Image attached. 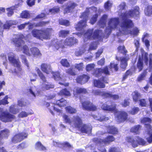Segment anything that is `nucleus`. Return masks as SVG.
I'll return each mask as SVG.
<instances>
[{"label": "nucleus", "mask_w": 152, "mask_h": 152, "mask_svg": "<svg viewBox=\"0 0 152 152\" xmlns=\"http://www.w3.org/2000/svg\"><path fill=\"white\" fill-rule=\"evenodd\" d=\"M91 9L94 12H96L97 11V7L92 6L89 8H87V10L84 12H82L80 18L83 19L79 21L77 23L75 24V28L77 31H81L85 27L87 26V22L88 20V16L89 13V9Z\"/></svg>", "instance_id": "f257e3e1"}, {"label": "nucleus", "mask_w": 152, "mask_h": 152, "mask_svg": "<svg viewBox=\"0 0 152 152\" xmlns=\"http://www.w3.org/2000/svg\"><path fill=\"white\" fill-rule=\"evenodd\" d=\"M78 43V40L73 37L66 38L63 41V40L57 41L53 45L55 48L57 50L59 49H63L65 47L64 46L71 47L76 45Z\"/></svg>", "instance_id": "f03ea898"}, {"label": "nucleus", "mask_w": 152, "mask_h": 152, "mask_svg": "<svg viewBox=\"0 0 152 152\" xmlns=\"http://www.w3.org/2000/svg\"><path fill=\"white\" fill-rule=\"evenodd\" d=\"M73 121L74 127L79 129L82 133H88L91 132V127L88 125L82 124V120L79 116H74Z\"/></svg>", "instance_id": "7ed1b4c3"}, {"label": "nucleus", "mask_w": 152, "mask_h": 152, "mask_svg": "<svg viewBox=\"0 0 152 152\" xmlns=\"http://www.w3.org/2000/svg\"><path fill=\"white\" fill-rule=\"evenodd\" d=\"M67 103L66 100L64 98H62L56 100L55 103H51V104H50L49 103L46 102L45 105L46 107H48V109L51 114L54 115V113L53 111V110L58 113L61 112V110L55 107V106L56 105L59 107H63L66 106Z\"/></svg>", "instance_id": "20e7f679"}, {"label": "nucleus", "mask_w": 152, "mask_h": 152, "mask_svg": "<svg viewBox=\"0 0 152 152\" xmlns=\"http://www.w3.org/2000/svg\"><path fill=\"white\" fill-rule=\"evenodd\" d=\"M125 141L126 143L131 145L133 148L137 147L139 144L144 145L146 142L142 138L139 136H128L126 137Z\"/></svg>", "instance_id": "39448f33"}, {"label": "nucleus", "mask_w": 152, "mask_h": 152, "mask_svg": "<svg viewBox=\"0 0 152 152\" xmlns=\"http://www.w3.org/2000/svg\"><path fill=\"white\" fill-rule=\"evenodd\" d=\"M140 12L138 6H135L133 9L126 11L122 14V18L124 19L134 18L137 19L140 17Z\"/></svg>", "instance_id": "423d86ee"}, {"label": "nucleus", "mask_w": 152, "mask_h": 152, "mask_svg": "<svg viewBox=\"0 0 152 152\" xmlns=\"http://www.w3.org/2000/svg\"><path fill=\"white\" fill-rule=\"evenodd\" d=\"M148 53L144 51L142 52L141 56H139L136 64V68L138 69L139 72L141 71L143 69L144 66L143 60H144L145 64L146 65H148Z\"/></svg>", "instance_id": "0eeeda50"}, {"label": "nucleus", "mask_w": 152, "mask_h": 152, "mask_svg": "<svg viewBox=\"0 0 152 152\" xmlns=\"http://www.w3.org/2000/svg\"><path fill=\"white\" fill-rule=\"evenodd\" d=\"M115 140V138L113 136L110 135H108L104 139L96 137L92 139L93 142L96 144H104L105 145H109Z\"/></svg>", "instance_id": "6e6552de"}, {"label": "nucleus", "mask_w": 152, "mask_h": 152, "mask_svg": "<svg viewBox=\"0 0 152 152\" xmlns=\"http://www.w3.org/2000/svg\"><path fill=\"white\" fill-rule=\"evenodd\" d=\"M93 29H88L85 34V36L88 39L100 40L101 39L102 37L99 35V30H96L94 31Z\"/></svg>", "instance_id": "1a4fd4ad"}, {"label": "nucleus", "mask_w": 152, "mask_h": 152, "mask_svg": "<svg viewBox=\"0 0 152 152\" xmlns=\"http://www.w3.org/2000/svg\"><path fill=\"white\" fill-rule=\"evenodd\" d=\"M119 23V20L118 18H110L108 22V26L106 28L105 32L108 34H110L112 31L116 28Z\"/></svg>", "instance_id": "9d476101"}, {"label": "nucleus", "mask_w": 152, "mask_h": 152, "mask_svg": "<svg viewBox=\"0 0 152 152\" xmlns=\"http://www.w3.org/2000/svg\"><path fill=\"white\" fill-rule=\"evenodd\" d=\"M2 109L0 108V120L6 123L11 122L12 120L15 118V116L8 112L3 111L2 112Z\"/></svg>", "instance_id": "9b49d317"}, {"label": "nucleus", "mask_w": 152, "mask_h": 152, "mask_svg": "<svg viewBox=\"0 0 152 152\" xmlns=\"http://www.w3.org/2000/svg\"><path fill=\"white\" fill-rule=\"evenodd\" d=\"M8 59L10 62L12 64L13 66L16 67L18 72L22 71V68L20 65V62L18 59H16L15 55L12 52L9 53Z\"/></svg>", "instance_id": "f8f14e48"}, {"label": "nucleus", "mask_w": 152, "mask_h": 152, "mask_svg": "<svg viewBox=\"0 0 152 152\" xmlns=\"http://www.w3.org/2000/svg\"><path fill=\"white\" fill-rule=\"evenodd\" d=\"M28 136V133L24 132L16 133L12 137L11 142L14 144L20 142L27 138Z\"/></svg>", "instance_id": "ddd939ff"}, {"label": "nucleus", "mask_w": 152, "mask_h": 152, "mask_svg": "<svg viewBox=\"0 0 152 152\" xmlns=\"http://www.w3.org/2000/svg\"><path fill=\"white\" fill-rule=\"evenodd\" d=\"M108 78L105 76H102L100 80L94 79L93 80L94 86L98 88H104L105 87V83H108Z\"/></svg>", "instance_id": "4468645a"}, {"label": "nucleus", "mask_w": 152, "mask_h": 152, "mask_svg": "<svg viewBox=\"0 0 152 152\" xmlns=\"http://www.w3.org/2000/svg\"><path fill=\"white\" fill-rule=\"evenodd\" d=\"M117 121L118 122L123 123L128 120V114L124 110L117 111L116 112Z\"/></svg>", "instance_id": "2eb2a0df"}, {"label": "nucleus", "mask_w": 152, "mask_h": 152, "mask_svg": "<svg viewBox=\"0 0 152 152\" xmlns=\"http://www.w3.org/2000/svg\"><path fill=\"white\" fill-rule=\"evenodd\" d=\"M83 109L88 111H95L97 110L96 106L89 101H85L82 102Z\"/></svg>", "instance_id": "dca6fc26"}, {"label": "nucleus", "mask_w": 152, "mask_h": 152, "mask_svg": "<svg viewBox=\"0 0 152 152\" xmlns=\"http://www.w3.org/2000/svg\"><path fill=\"white\" fill-rule=\"evenodd\" d=\"M25 37L23 34H20L18 36L17 38H13L12 39V42L15 46L17 48H19L21 46L22 44L25 43L23 39Z\"/></svg>", "instance_id": "f3484780"}, {"label": "nucleus", "mask_w": 152, "mask_h": 152, "mask_svg": "<svg viewBox=\"0 0 152 152\" xmlns=\"http://www.w3.org/2000/svg\"><path fill=\"white\" fill-rule=\"evenodd\" d=\"M134 24L132 20L129 19H126L121 23V26L124 31H127L129 29L133 27Z\"/></svg>", "instance_id": "a211bd4d"}, {"label": "nucleus", "mask_w": 152, "mask_h": 152, "mask_svg": "<svg viewBox=\"0 0 152 152\" xmlns=\"http://www.w3.org/2000/svg\"><path fill=\"white\" fill-rule=\"evenodd\" d=\"M140 122L145 124L147 130H148V134H150L151 131H152V127L150 125V124L152 122L151 119L148 117H143L141 119Z\"/></svg>", "instance_id": "6ab92c4d"}, {"label": "nucleus", "mask_w": 152, "mask_h": 152, "mask_svg": "<svg viewBox=\"0 0 152 152\" xmlns=\"http://www.w3.org/2000/svg\"><path fill=\"white\" fill-rule=\"evenodd\" d=\"M54 31L52 28H46L45 29L42 30V39L48 40L50 38L52 34L53 33Z\"/></svg>", "instance_id": "aec40b11"}, {"label": "nucleus", "mask_w": 152, "mask_h": 152, "mask_svg": "<svg viewBox=\"0 0 152 152\" xmlns=\"http://www.w3.org/2000/svg\"><path fill=\"white\" fill-rule=\"evenodd\" d=\"M87 93V91L86 88L78 87L75 88L73 91V95L76 97L81 94H85Z\"/></svg>", "instance_id": "412c9836"}, {"label": "nucleus", "mask_w": 152, "mask_h": 152, "mask_svg": "<svg viewBox=\"0 0 152 152\" xmlns=\"http://www.w3.org/2000/svg\"><path fill=\"white\" fill-rule=\"evenodd\" d=\"M89 77L85 74L78 76L76 79V82L81 85L85 83L88 80Z\"/></svg>", "instance_id": "4be33fe9"}, {"label": "nucleus", "mask_w": 152, "mask_h": 152, "mask_svg": "<svg viewBox=\"0 0 152 152\" xmlns=\"http://www.w3.org/2000/svg\"><path fill=\"white\" fill-rule=\"evenodd\" d=\"M129 59V58L128 55L120 58L121 62L120 67L123 71H124L126 69L128 65L127 62Z\"/></svg>", "instance_id": "5701e85b"}, {"label": "nucleus", "mask_w": 152, "mask_h": 152, "mask_svg": "<svg viewBox=\"0 0 152 152\" xmlns=\"http://www.w3.org/2000/svg\"><path fill=\"white\" fill-rule=\"evenodd\" d=\"M116 104H113L111 106H109L105 104H103L101 107L102 109L104 110L113 111L116 109Z\"/></svg>", "instance_id": "b1692460"}, {"label": "nucleus", "mask_w": 152, "mask_h": 152, "mask_svg": "<svg viewBox=\"0 0 152 152\" xmlns=\"http://www.w3.org/2000/svg\"><path fill=\"white\" fill-rule=\"evenodd\" d=\"M40 68L43 72L47 74H49L51 71L50 65L46 63H42L41 65Z\"/></svg>", "instance_id": "393cba45"}, {"label": "nucleus", "mask_w": 152, "mask_h": 152, "mask_svg": "<svg viewBox=\"0 0 152 152\" xmlns=\"http://www.w3.org/2000/svg\"><path fill=\"white\" fill-rule=\"evenodd\" d=\"M41 31L37 29H33L31 31L32 34L34 37H36L39 39L42 40V32H41Z\"/></svg>", "instance_id": "a878e982"}, {"label": "nucleus", "mask_w": 152, "mask_h": 152, "mask_svg": "<svg viewBox=\"0 0 152 152\" xmlns=\"http://www.w3.org/2000/svg\"><path fill=\"white\" fill-rule=\"evenodd\" d=\"M149 64L150 67L149 71L151 73L148 79L149 83L152 85V54L150 53L149 56Z\"/></svg>", "instance_id": "bb28decb"}, {"label": "nucleus", "mask_w": 152, "mask_h": 152, "mask_svg": "<svg viewBox=\"0 0 152 152\" xmlns=\"http://www.w3.org/2000/svg\"><path fill=\"white\" fill-rule=\"evenodd\" d=\"M141 127V126L140 125H136L131 128L130 132L135 134H139Z\"/></svg>", "instance_id": "cd10ccee"}, {"label": "nucleus", "mask_w": 152, "mask_h": 152, "mask_svg": "<svg viewBox=\"0 0 152 152\" xmlns=\"http://www.w3.org/2000/svg\"><path fill=\"white\" fill-rule=\"evenodd\" d=\"M31 54L34 57L40 56L42 55L39 49L37 47H33L30 49Z\"/></svg>", "instance_id": "c85d7f7f"}, {"label": "nucleus", "mask_w": 152, "mask_h": 152, "mask_svg": "<svg viewBox=\"0 0 152 152\" xmlns=\"http://www.w3.org/2000/svg\"><path fill=\"white\" fill-rule=\"evenodd\" d=\"M132 98L133 101L137 102L141 97L140 94L137 91H134L132 94Z\"/></svg>", "instance_id": "c756f323"}, {"label": "nucleus", "mask_w": 152, "mask_h": 152, "mask_svg": "<svg viewBox=\"0 0 152 152\" xmlns=\"http://www.w3.org/2000/svg\"><path fill=\"white\" fill-rule=\"evenodd\" d=\"M66 112L70 114H75L77 112L76 109L70 106H68L65 107Z\"/></svg>", "instance_id": "7c9ffc66"}, {"label": "nucleus", "mask_w": 152, "mask_h": 152, "mask_svg": "<svg viewBox=\"0 0 152 152\" xmlns=\"http://www.w3.org/2000/svg\"><path fill=\"white\" fill-rule=\"evenodd\" d=\"M51 74L52 75L53 78L55 80L58 81L61 80L62 78L59 72H52Z\"/></svg>", "instance_id": "2f4dec72"}, {"label": "nucleus", "mask_w": 152, "mask_h": 152, "mask_svg": "<svg viewBox=\"0 0 152 152\" xmlns=\"http://www.w3.org/2000/svg\"><path fill=\"white\" fill-rule=\"evenodd\" d=\"M147 74L146 70H144L138 77L137 80L138 82H141L145 79Z\"/></svg>", "instance_id": "473e14b6"}, {"label": "nucleus", "mask_w": 152, "mask_h": 152, "mask_svg": "<svg viewBox=\"0 0 152 152\" xmlns=\"http://www.w3.org/2000/svg\"><path fill=\"white\" fill-rule=\"evenodd\" d=\"M77 6L76 4L74 3H71L69 5L67 6L64 9V11L66 13L70 12L71 11L74 9L75 7Z\"/></svg>", "instance_id": "72a5a7b5"}, {"label": "nucleus", "mask_w": 152, "mask_h": 152, "mask_svg": "<svg viewBox=\"0 0 152 152\" xmlns=\"http://www.w3.org/2000/svg\"><path fill=\"white\" fill-rule=\"evenodd\" d=\"M70 31L69 30H60L58 33L59 37L62 38H65L69 34Z\"/></svg>", "instance_id": "f704fd0d"}, {"label": "nucleus", "mask_w": 152, "mask_h": 152, "mask_svg": "<svg viewBox=\"0 0 152 152\" xmlns=\"http://www.w3.org/2000/svg\"><path fill=\"white\" fill-rule=\"evenodd\" d=\"M144 12L146 15L150 16L152 15V5H148L145 9Z\"/></svg>", "instance_id": "c9c22d12"}, {"label": "nucleus", "mask_w": 152, "mask_h": 152, "mask_svg": "<svg viewBox=\"0 0 152 152\" xmlns=\"http://www.w3.org/2000/svg\"><path fill=\"white\" fill-rule=\"evenodd\" d=\"M58 94L60 96H70V93L67 89L65 88L60 90L58 93Z\"/></svg>", "instance_id": "e433bc0d"}, {"label": "nucleus", "mask_w": 152, "mask_h": 152, "mask_svg": "<svg viewBox=\"0 0 152 152\" xmlns=\"http://www.w3.org/2000/svg\"><path fill=\"white\" fill-rule=\"evenodd\" d=\"M108 133L110 134H116L118 133L117 129L113 126H110L108 127Z\"/></svg>", "instance_id": "4c0bfd02"}, {"label": "nucleus", "mask_w": 152, "mask_h": 152, "mask_svg": "<svg viewBox=\"0 0 152 152\" xmlns=\"http://www.w3.org/2000/svg\"><path fill=\"white\" fill-rule=\"evenodd\" d=\"M140 32V30L137 27H135L130 30L129 32V34L131 35L134 36H136L138 35Z\"/></svg>", "instance_id": "58836bf2"}, {"label": "nucleus", "mask_w": 152, "mask_h": 152, "mask_svg": "<svg viewBox=\"0 0 152 152\" xmlns=\"http://www.w3.org/2000/svg\"><path fill=\"white\" fill-rule=\"evenodd\" d=\"M35 148L39 149L40 151H44L46 149V148L44 146L40 141H37L35 144Z\"/></svg>", "instance_id": "ea45409f"}, {"label": "nucleus", "mask_w": 152, "mask_h": 152, "mask_svg": "<svg viewBox=\"0 0 152 152\" xmlns=\"http://www.w3.org/2000/svg\"><path fill=\"white\" fill-rule=\"evenodd\" d=\"M59 23L60 25H63L66 27L69 26L70 25V22L69 20L62 19L59 20Z\"/></svg>", "instance_id": "a19ab883"}, {"label": "nucleus", "mask_w": 152, "mask_h": 152, "mask_svg": "<svg viewBox=\"0 0 152 152\" xmlns=\"http://www.w3.org/2000/svg\"><path fill=\"white\" fill-rule=\"evenodd\" d=\"M47 84L44 83L42 84L43 85L42 88L45 90H49L50 89L53 88H54V85L52 83L47 82Z\"/></svg>", "instance_id": "79ce46f5"}, {"label": "nucleus", "mask_w": 152, "mask_h": 152, "mask_svg": "<svg viewBox=\"0 0 152 152\" xmlns=\"http://www.w3.org/2000/svg\"><path fill=\"white\" fill-rule=\"evenodd\" d=\"M9 111L10 113L13 114H16L19 112V110L15 108L14 104L11 105L9 107Z\"/></svg>", "instance_id": "37998d69"}, {"label": "nucleus", "mask_w": 152, "mask_h": 152, "mask_svg": "<svg viewBox=\"0 0 152 152\" xmlns=\"http://www.w3.org/2000/svg\"><path fill=\"white\" fill-rule=\"evenodd\" d=\"M36 71L38 76L43 82H46V77L39 69V68H37L36 70Z\"/></svg>", "instance_id": "c03bdc74"}, {"label": "nucleus", "mask_w": 152, "mask_h": 152, "mask_svg": "<svg viewBox=\"0 0 152 152\" xmlns=\"http://www.w3.org/2000/svg\"><path fill=\"white\" fill-rule=\"evenodd\" d=\"M50 23L49 21H41L39 22L34 25L35 27H42L45 26L46 25Z\"/></svg>", "instance_id": "a18cd8bd"}, {"label": "nucleus", "mask_w": 152, "mask_h": 152, "mask_svg": "<svg viewBox=\"0 0 152 152\" xmlns=\"http://www.w3.org/2000/svg\"><path fill=\"white\" fill-rule=\"evenodd\" d=\"M60 8L58 7H54L49 10L48 11L52 14L58 13L60 12Z\"/></svg>", "instance_id": "49530a36"}, {"label": "nucleus", "mask_w": 152, "mask_h": 152, "mask_svg": "<svg viewBox=\"0 0 152 152\" xmlns=\"http://www.w3.org/2000/svg\"><path fill=\"white\" fill-rule=\"evenodd\" d=\"M20 16L22 18L28 19L30 18V14L27 11L24 10L21 13Z\"/></svg>", "instance_id": "de8ad7c7"}, {"label": "nucleus", "mask_w": 152, "mask_h": 152, "mask_svg": "<svg viewBox=\"0 0 152 152\" xmlns=\"http://www.w3.org/2000/svg\"><path fill=\"white\" fill-rule=\"evenodd\" d=\"M22 50L23 53L29 56L31 55L29 48L26 45H24L23 46Z\"/></svg>", "instance_id": "09e8293b"}, {"label": "nucleus", "mask_w": 152, "mask_h": 152, "mask_svg": "<svg viewBox=\"0 0 152 152\" xmlns=\"http://www.w3.org/2000/svg\"><path fill=\"white\" fill-rule=\"evenodd\" d=\"M102 68H99L95 70L93 73V75L95 77H99L102 75Z\"/></svg>", "instance_id": "8fccbe9b"}, {"label": "nucleus", "mask_w": 152, "mask_h": 152, "mask_svg": "<svg viewBox=\"0 0 152 152\" xmlns=\"http://www.w3.org/2000/svg\"><path fill=\"white\" fill-rule=\"evenodd\" d=\"M112 6V4L109 0L107 1L104 3V7L106 10H109Z\"/></svg>", "instance_id": "3c124183"}, {"label": "nucleus", "mask_w": 152, "mask_h": 152, "mask_svg": "<svg viewBox=\"0 0 152 152\" xmlns=\"http://www.w3.org/2000/svg\"><path fill=\"white\" fill-rule=\"evenodd\" d=\"M117 49L119 51H120L121 53H122L124 55H126L127 51L126 49L124 46H119L117 48Z\"/></svg>", "instance_id": "603ef678"}, {"label": "nucleus", "mask_w": 152, "mask_h": 152, "mask_svg": "<svg viewBox=\"0 0 152 152\" xmlns=\"http://www.w3.org/2000/svg\"><path fill=\"white\" fill-rule=\"evenodd\" d=\"M13 25L12 21L11 20L7 21L3 25L4 29H9L10 27Z\"/></svg>", "instance_id": "864d4df0"}, {"label": "nucleus", "mask_w": 152, "mask_h": 152, "mask_svg": "<svg viewBox=\"0 0 152 152\" xmlns=\"http://www.w3.org/2000/svg\"><path fill=\"white\" fill-rule=\"evenodd\" d=\"M62 65L64 67H68L70 66L69 63L66 59H63L60 62Z\"/></svg>", "instance_id": "5fc2aeb1"}, {"label": "nucleus", "mask_w": 152, "mask_h": 152, "mask_svg": "<svg viewBox=\"0 0 152 152\" xmlns=\"http://www.w3.org/2000/svg\"><path fill=\"white\" fill-rule=\"evenodd\" d=\"M66 73L69 75L75 76L76 75L75 71L72 68H69L66 70Z\"/></svg>", "instance_id": "6e6d98bb"}, {"label": "nucleus", "mask_w": 152, "mask_h": 152, "mask_svg": "<svg viewBox=\"0 0 152 152\" xmlns=\"http://www.w3.org/2000/svg\"><path fill=\"white\" fill-rule=\"evenodd\" d=\"M63 117L65 123H68L69 124H71L72 121L68 115L64 114L63 115Z\"/></svg>", "instance_id": "4d7b16f0"}, {"label": "nucleus", "mask_w": 152, "mask_h": 152, "mask_svg": "<svg viewBox=\"0 0 152 152\" xmlns=\"http://www.w3.org/2000/svg\"><path fill=\"white\" fill-rule=\"evenodd\" d=\"M8 96L7 95L3 99L0 100V105H5L9 103L7 99Z\"/></svg>", "instance_id": "13d9d810"}, {"label": "nucleus", "mask_w": 152, "mask_h": 152, "mask_svg": "<svg viewBox=\"0 0 152 152\" xmlns=\"http://www.w3.org/2000/svg\"><path fill=\"white\" fill-rule=\"evenodd\" d=\"M98 16V14L96 13L94 15L90 20V23L92 24H94L97 21Z\"/></svg>", "instance_id": "bf43d9fd"}, {"label": "nucleus", "mask_w": 152, "mask_h": 152, "mask_svg": "<svg viewBox=\"0 0 152 152\" xmlns=\"http://www.w3.org/2000/svg\"><path fill=\"white\" fill-rule=\"evenodd\" d=\"M140 109L137 107H134L129 111L130 114L132 115H134L137 113L139 111Z\"/></svg>", "instance_id": "052dcab7"}, {"label": "nucleus", "mask_w": 152, "mask_h": 152, "mask_svg": "<svg viewBox=\"0 0 152 152\" xmlns=\"http://www.w3.org/2000/svg\"><path fill=\"white\" fill-rule=\"evenodd\" d=\"M20 58L21 59L22 62L26 65L27 67H28V63L26 56L23 55H20Z\"/></svg>", "instance_id": "680f3d73"}, {"label": "nucleus", "mask_w": 152, "mask_h": 152, "mask_svg": "<svg viewBox=\"0 0 152 152\" xmlns=\"http://www.w3.org/2000/svg\"><path fill=\"white\" fill-rule=\"evenodd\" d=\"M26 147V143L25 142H23L18 145L16 148L17 150H22L25 148Z\"/></svg>", "instance_id": "e2e57ef3"}, {"label": "nucleus", "mask_w": 152, "mask_h": 152, "mask_svg": "<svg viewBox=\"0 0 152 152\" xmlns=\"http://www.w3.org/2000/svg\"><path fill=\"white\" fill-rule=\"evenodd\" d=\"M118 64H115L114 63H110V69H112L113 68L114 70L115 71H117L118 70L119 68L118 66Z\"/></svg>", "instance_id": "0e129e2a"}, {"label": "nucleus", "mask_w": 152, "mask_h": 152, "mask_svg": "<svg viewBox=\"0 0 152 152\" xmlns=\"http://www.w3.org/2000/svg\"><path fill=\"white\" fill-rule=\"evenodd\" d=\"M131 74L132 72L129 69L127 70L123 75L122 78V81H124L127 78L129 75Z\"/></svg>", "instance_id": "69168bd1"}, {"label": "nucleus", "mask_w": 152, "mask_h": 152, "mask_svg": "<svg viewBox=\"0 0 152 152\" xmlns=\"http://www.w3.org/2000/svg\"><path fill=\"white\" fill-rule=\"evenodd\" d=\"M95 65L94 64H88L86 66V70L87 71H89L93 69L95 67Z\"/></svg>", "instance_id": "338daca9"}, {"label": "nucleus", "mask_w": 152, "mask_h": 152, "mask_svg": "<svg viewBox=\"0 0 152 152\" xmlns=\"http://www.w3.org/2000/svg\"><path fill=\"white\" fill-rule=\"evenodd\" d=\"M23 100V99H21L20 100L18 101V104L19 106L25 107L26 105V102H24Z\"/></svg>", "instance_id": "774afa93"}]
</instances>
